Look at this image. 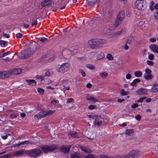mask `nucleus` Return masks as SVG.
I'll return each mask as SVG.
<instances>
[{
    "label": "nucleus",
    "mask_w": 158,
    "mask_h": 158,
    "mask_svg": "<svg viewBox=\"0 0 158 158\" xmlns=\"http://www.w3.org/2000/svg\"><path fill=\"white\" fill-rule=\"evenodd\" d=\"M26 152L29 156L33 158L36 157L40 156L42 153L40 150L36 148L27 150Z\"/></svg>",
    "instance_id": "nucleus-2"
},
{
    "label": "nucleus",
    "mask_w": 158,
    "mask_h": 158,
    "mask_svg": "<svg viewBox=\"0 0 158 158\" xmlns=\"http://www.w3.org/2000/svg\"><path fill=\"white\" fill-rule=\"evenodd\" d=\"M51 75V73L48 71H47L46 72L44 76L46 77H49Z\"/></svg>",
    "instance_id": "nucleus-43"
},
{
    "label": "nucleus",
    "mask_w": 158,
    "mask_h": 158,
    "mask_svg": "<svg viewBox=\"0 0 158 158\" xmlns=\"http://www.w3.org/2000/svg\"><path fill=\"white\" fill-rule=\"evenodd\" d=\"M36 20L37 18L36 17H34L33 18L31 22V25L32 26L35 25L37 24Z\"/></svg>",
    "instance_id": "nucleus-32"
},
{
    "label": "nucleus",
    "mask_w": 158,
    "mask_h": 158,
    "mask_svg": "<svg viewBox=\"0 0 158 158\" xmlns=\"http://www.w3.org/2000/svg\"><path fill=\"white\" fill-rule=\"evenodd\" d=\"M9 134H6L5 135H2L1 136L2 138L4 140L6 139L8 137V135H9Z\"/></svg>",
    "instance_id": "nucleus-54"
},
{
    "label": "nucleus",
    "mask_w": 158,
    "mask_h": 158,
    "mask_svg": "<svg viewBox=\"0 0 158 158\" xmlns=\"http://www.w3.org/2000/svg\"><path fill=\"white\" fill-rule=\"evenodd\" d=\"M101 118H97V119H95V120L94 122L95 125L96 126H100L102 123V121L100 120V119H102Z\"/></svg>",
    "instance_id": "nucleus-20"
},
{
    "label": "nucleus",
    "mask_w": 158,
    "mask_h": 158,
    "mask_svg": "<svg viewBox=\"0 0 158 158\" xmlns=\"http://www.w3.org/2000/svg\"><path fill=\"white\" fill-rule=\"evenodd\" d=\"M70 66V64L68 63H62L60 65L56 66L55 69L57 72L63 74L69 70Z\"/></svg>",
    "instance_id": "nucleus-1"
},
{
    "label": "nucleus",
    "mask_w": 158,
    "mask_h": 158,
    "mask_svg": "<svg viewBox=\"0 0 158 158\" xmlns=\"http://www.w3.org/2000/svg\"><path fill=\"white\" fill-rule=\"evenodd\" d=\"M73 101H74V100L72 98H68L67 99V103H69L72 102Z\"/></svg>",
    "instance_id": "nucleus-60"
},
{
    "label": "nucleus",
    "mask_w": 158,
    "mask_h": 158,
    "mask_svg": "<svg viewBox=\"0 0 158 158\" xmlns=\"http://www.w3.org/2000/svg\"><path fill=\"white\" fill-rule=\"evenodd\" d=\"M84 158H95V157L93 154H90L87 156H85Z\"/></svg>",
    "instance_id": "nucleus-41"
},
{
    "label": "nucleus",
    "mask_w": 158,
    "mask_h": 158,
    "mask_svg": "<svg viewBox=\"0 0 158 158\" xmlns=\"http://www.w3.org/2000/svg\"><path fill=\"white\" fill-rule=\"evenodd\" d=\"M70 147L69 146L64 145L61 148V152L64 153L68 152L69 150Z\"/></svg>",
    "instance_id": "nucleus-15"
},
{
    "label": "nucleus",
    "mask_w": 158,
    "mask_h": 158,
    "mask_svg": "<svg viewBox=\"0 0 158 158\" xmlns=\"http://www.w3.org/2000/svg\"><path fill=\"white\" fill-rule=\"evenodd\" d=\"M126 32V28H123L120 30L113 32V35L114 36H118L124 34Z\"/></svg>",
    "instance_id": "nucleus-8"
},
{
    "label": "nucleus",
    "mask_w": 158,
    "mask_h": 158,
    "mask_svg": "<svg viewBox=\"0 0 158 158\" xmlns=\"http://www.w3.org/2000/svg\"><path fill=\"white\" fill-rule=\"evenodd\" d=\"M106 42L105 40L102 39H94L89 42L91 48L95 49L98 45L102 44Z\"/></svg>",
    "instance_id": "nucleus-4"
},
{
    "label": "nucleus",
    "mask_w": 158,
    "mask_h": 158,
    "mask_svg": "<svg viewBox=\"0 0 158 158\" xmlns=\"http://www.w3.org/2000/svg\"><path fill=\"white\" fill-rule=\"evenodd\" d=\"M21 70L20 69H15L13 70V73L15 74H18L21 73Z\"/></svg>",
    "instance_id": "nucleus-30"
},
{
    "label": "nucleus",
    "mask_w": 158,
    "mask_h": 158,
    "mask_svg": "<svg viewBox=\"0 0 158 158\" xmlns=\"http://www.w3.org/2000/svg\"><path fill=\"white\" fill-rule=\"evenodd\" d=\"M149 48L153 52L158 53V45L152 44L150 45Z\"/></svg>",
    "instance_id": "nucleus-13"
},
{
    "label": "nucleus",
    "mask_w": 158,
    "mask_h": 158,
    "mask_svg": "<svg viewBox=\"0 0 158 158\" xmlns=\"http://www.w3.org/2000/svg\"><path fill=\"white\" fill-rule=\"evenodd\" d=\"M44 76H37L36 78L37 79H39L40 80L42 81L44 79Z\"/></svg>",
    "instance_id": "nucleus-44"
},
{
    "label": "nucleus",
    "mask_w": 158,
    "mask_h": 158,
    "mask_svg": "<svg viewBox=\"0 0 158 158\" xmlns=\"http://www.w3.org/2000/svg\"><path fill=\"white\" fill-rule=\"evenodd\" d=\"M37 90L38 92L41 94H43L44 92V89L40 88H38Z\"/></svg>",
    "instance_id": "nucleus-37"
},
{
    "label": "nucleus",
    "mask_w": 158,
    "mask_h": 158,
    "mask_svg": "<svg viewBox=\"0 0 158 158\" xmlns=\"http://www.w3.org/2000/svg\"><path fill=\"white\" fill-rule=\"evenodd\" d=\"M87 67L89 69L92 70H94L95 69V67H94V66L91 64H89L87 65Z\"/></svg>",
    "instance_id": "nucleus-40"
},
{
    "label": "nucleus",
    "mask_w": 158,
    "mask_h": 158,
    "mask_svg": "<svg viewBox=\"0 0 158 158\" xmlns=\"http://www.w3.org/2000/svg\"><path fill=\"white\" fill-rule=\"evenodd\" d=\"M122 20L123 19H122L118 18V17H117L114 24L115 26L117 27L121 23Z\"/></svg>",
    "instance_id": "nucleus-21"
},
{
    "label": "nucleus",
    "mask_w": 158,
    "mask_h": 158,
    "mask_svg": "<svg viewBox=\"0 0 158 158\" xmlns=\"http://www.w3.org/2000/svg\"><path fill=\"white\" fill-rule=\"evenodd\" d=\"M130 42H127L125 46H124V48L125 50H127L128 49L129 47L128 44H129Z\"/></svg>",
    "instance_id": "nucleus-57"
},
{
    "label": "nucleus",
    "mask_w": 158,
    "mask_h": 158,
    "mask_svg": "<svg viewBox=\"0 0 158 158\" xmlns=\"http://www.w3.org/2000/svg\"><path fill=\"white\" fill-rule=\"evenodd\" d=\"M80 148L82 151L88 153L92 152V151L90 150V149L89 148L85 146H80Z\"/></svg>",
    "instance_id": "nucleus-19"
},
{
    "label": "nucleus",
    "mask_w": 158,
    "mask_h": 158,
    "mask_svg": "<svg viewBox=\"0 0 158 158\" xmlns=\"http://www.w3.org/2000/svg\"><path fill=\"white\" fill-rule=\"evenodd\" d=\"M136 93L139 95H142L146 94L147 93V90L144 88H141L136 91Z\"/></svg>",
    "instance_id": "nucleus-16"
},
{
    "label": "nucleus",
    "mask_w": 158,
    "mask_h": 158,
    "mask_svg": "<svg viewBox=\"0 0 158 158\" xmlns=\"http://www.w3.org/2000/svg\"><path fill=\"white\" fill-rule=\"evenodd\" d=\"M26 142H25V141L23 142H21V143H19L18 144L15 145V146H14V147H18L19 146H20V145L23 144V143H25Z\"/></svg>",
    "instance_id": "nucleus-59"
},
{
    "label": "nucleus",
    "mask_w": 158,
    "mask_h": 158,
    "mask_svg": "<svg viewBox=\"0 0 158 158\" xmlns=\"http://www.w3.org/2000/svg\"><path fill=\"white\" fill-rule=\"evenodd\" d=\"M69 80L67 79L63 80L60 81L58 85L60 88L64 91L68 90L70 89V87L68 85Z\"/></svg>",
    "instance_id": "nucleus-3"
},
{
    "label": "nucleus",
    "mask_w": 158,
    "mask_h": 158,
    "mask_svg": "<svg viewBox=\"0 0 158 158\" xmlns=\"http://www.w3.org/2000/svg\"><path fill=\"white\" fill-rule=\"evenodd\" d=\"M147 64L150 66H152L153 65V62L151 60H148L147 61Z\"/></svg>",
    "instance_id": "nucleus-45"
},
{
    "label": "nucleus",
    "mask_w": 158,
    "mask_h": 158,
    "mask_svg": "<svg viewBox=\"0 0 158 158\" xmlns=\"http://www.w3.org/2000/svg\"><path fill=\"white\" fill-rule=\"evenodd\" d=\"M124 15V12L123 11H120L119 14L118 15L117 17L118 18H119L120 19H122L123 20Z\"/></svg>",
    "instance_id": "nucleus-29"
},
{
    "label": "nucleus",
    "mask_w": 158,
    "mask_h": 158,
    "mask_svg": "<svg viewBox=\"0 0 158 158\" xmlns=\"http://www.w3.org/2000/svg\"><path fill=\"white\" fill-rule=\"evenodd\" d=\"M134 132V131L133 129H127L125 131V133L127 135H129L133 134Z\"/></svg>",
    "instance_id": "nucleus-33"
},
{
    "label": "nucleus",
    "mask_w": 158,
    "mask_h": 158,
    "mask_svg": "<svg viewBox=\"0 0 158 158\" xmlns=\"http://www.w3.org/2000/svg\"><path fill=\"white\" fill-rule=\"evenodd\" d=\"M45 117V111H42L39 112L35 114L34 116L35 118H43Z\"/></svg>",
    "instance_id": "nucleus-11"
},
{
    "label": "nucleus",
    "mask_w": 158,
    "mask_h": 158,
    "mask_svg": "<svg viewBox=\"0 0 158 158\" xmlns=\"http://www.w3.org/2000/svg\"><path fill=\"white\" fill-rule=\"evenodd\" d=\"M131 77V75L130 74H127L126 75V77L127 79H130Z\"/></svg>",
    "instance_id": "nucleus-61"
},
{
    "label": "nucleus",
    "mask_w": 158,
    "mask_h": 158,
    "mask_svg": "<svg viewBox=\"0 0 158 158\" xmlns=\"http://www.w3.org/2000/svg\"><path fill=\"white\" fill-rule=\"evenodd\" d=\"M144 77L146 80H150L152 78V75L151 74V71L148 68L145 69Z\"/></svg>",
    "instance_id": "nucleus-7"
},
{
    "label": "nucleus",
    "mask_w": 158,
    "mask_h": 158,
    "mask_svg": "<svg viewBox=\"0 0 158 158\" xmlns=\"http://www.w3.org/2000/svg\"><path fill=\"white\" fill-rule=\"evenodd\" d=\"M56 57L55 55H52V56L48 60V61L50 62L52 61L55 59Z\"/></svg>",
    "instance_id": "nucleus-47"
},
{
    "label": "nucleus",
    "mask_w": 158,
    "mask_h": 158,
    "mask_svg": "<svg viewBox=\"0 0 158 158\" xmlns=\"http://www.w3.org/2000/svg\"><path fill=\"white\" fill-rule=\"evenodd\" d=\"M52 3V1L51 0H45L41 3V6L42 7L46 6L51 4Z\"/></svg>",
    "instance_id": "nucleus-18"
},
{
    "label": "nucleus",
    "mask_w": 158,
    "mask_h": 158,
    "mask_svg": "<svg viewBox=\"0 0 158 158\" xmlns=\"http://www.w3.org/2000/svg\"><path fill=\"white\" fill-rule=\"evenodd\" d=\"M151 91L153 92H156L158 91V84H155L152 85Z\"/></svg>",
    "instance_id": "nucleus-22"
},
{
    "label": "nucleus",
    "mask_w": 158,
    "mask_h": 158,
    "mask_svg": "<svg viewBox=\"0 0 158 158\" xmlns=\"http://www.w3.org/2000/svg\"><path fill=\"white\" fill-rule=\"evenodd\" d=\"M10 75V73L9 71L0 72V78L2 79L8 77Z\"/></svg>",
    "instance_id": "nucleus-10"
},
{
    "label": "nucleus",
    "mask_w": 158,
    "mask_h": 158,
    "mask_svg": "<svg viewBox=\"0 0 158 158\" xmlns=\"http://www.w3.org/2000/svg\"><path fill=\"white\" fill-rule=\"evenodd\" d=\"M142 75V73L140 71H138L135 72L134 73L135 76L138 77H141Z\"/></svg>",
    "instance_id": "nucleus-25"
},
{
    "label": "nucleus",
    "mask_w": 158,
    "mask_h": 158,
    "mask_svg": "<svg viewBox=\"0 0 158 158\" xmlns=\"http://www.w3.org/2000/svg\"><path fill=\"white\" fill-rule=\"evenodd\" d=\"M156 39L155 37H152L149 39V41L151 43H154L156 42Z\"/></svg>",
    "instance_id": "nucleus-42"
},
{
    "label": "nucleus",
    "mask_w": 158,
    "mask_h": 158,
    "mask_svg": "<svg viewBox=\"0 0 158 158\" xmlns=\"http://www.w3.org/2000/svg\"><path fill=\"white\" fill-rule=\"evenodd\" d=\"M27 152V150H19L14 152L13 153L12 155L14 156H22L24 153L27 154V152Z\"/></svg>",
    "instance_id": "nucleus-9"
},
{
    "label": "nucleus",
    "mask_w": 158,
    "mask_h": 158,
    "mask_svg": "<svg viewBox=\"0 0 158 158\" xmlns=\"http://www.w3.org/2000/svg\"><path fill=\"white\" fill-rule=\"evenodd\" d=\"M88 117L94 119H97V118H101V117L100 116H98L96 115H88Z\"/></svg>",
    "instance_id": "nucleus-35"
},
{
    "label": "nucleus",
    "mask_w": 158,
    "mask_h": 158,
    "mask_svg": "<svg viewBox=\"0 0 158 158\" xmlns=\"http://www.w3.org/2000/svg\"><path fill=\"white\" fill-rule=\"evenodd\" d=\"M146 98V97H142V98H139V99H138L137 101L139 102H142L143 101V100Z\"/></svg>",
    "instance_id": "nucleus-56"
},
{
    "label": "nucleus",
    "mask_w": 158,
    "mask_h": 158,
    "mask_svg": "<svg viewBox=\"0 0 158 158\" xmlns=\"http://www.w3.org/2000/svg\"><path fill=\"white\" fill-rule=\"evenodd\" d=\"M10 54V52L9 51L5 53H4L0 57H3L5 56H6Z\"/></svg>",
    "instance_id": "nucleus-48"
},
{
    "label": "nucleus",
    "mask_w": 158,
    "mask_h": 158,
    "mask_svg": "<svg viewBox=\"0 0 158 158\" xmlns=\"http://www.w3.org/2000/svg\"><path fill=\"white\" fill-rule=\"evenodd\" d=\"M86 98L90 103L93 104L98 102V100L97 99H95L89 95L87 96Z\"/></svg>",
    "instance_id": "nucleus-12"
},
{
    "label": "nucleus",
    "mask_w": 158,
    "mask_h": 158,
    "mask_svg": "<svg viewBox=\"0 0 158 158\" xmlns=\"http://www.w3.org/2000/svg\"><path fill=\"white\" fill-rule=\"evenodd\" d=\"M92 86V85L90 83H88L86 85V87L88 88H91Z\"/></svg>",
    "instance_id": "nucleus-63"
},
{
    "label": "nucleus",
    "mask_w": 158,
    "mask_h": 158,
    "mask_svg": "<svg viewBox=\"0 0 158 158\" xmlns=\"http://www.w3.org/2000/svg\"><path fill=\"white\" fill-rule=\"evenodd\" d=\"M45 83L46 84H48L51 83V81L49 79H46L44 80Z\"/></svg>",
    "instance_id": "nucleus-55"
},
{
    "label": "nucleus",
    "mask_w": 158,
    "mask_h": 158,
    "mask_svg": "<svg viewBox=\"0 0 158 158\" xmlns=\"http://www.w3.org/2000/svg\"><path fill=\"white\" fill-rule=\"evenodd\" d=\"M136 7L139 10H143L146 7V2L144 0H137L135 2Z\"/></svg>",
    "instance_id": "nucleus-5"
},
{
    "label": "nucleus",
    "mask_w": 158,
    "mask_h": 158,
    "mask_svg": "<svg viewBox=\"0 0 158 158\" xmlns=\"http://www.w3.org/2000/svg\"><path fill=\"white\" fill-rule=\"evenodd\" d=\"M12 58H10L8 57L5 58L4 60L5 61H9Z\"/></svg>",
    "instance_id": "nucleus-64"
},
{
    "label": "nucleus",
    "mask_w": 158,
    "mask_h": 158,
    "mask_svg": "<svg viewBox=\"0 0 158 158\" xmlns=\"http://www.w3.org/2000/svg\"><path fill=\"white\" fill-rule=\"evenodd\" d=\"M26 81L29 85L34 86L36 85V81L33 79L26 80Z\"/></svg>",
    "instance_id": "nucleus-17"
},
{
    "label": "nucleus",
    "mask_w": 158,
    "mask_h": 158,
    "mask_svg": "<svg viewBox=\"0 0 158 158\" xmlns=\"http://www.w3.org/2000/svg\"><path fill=\"white\" fill-rule=\"evenodd\" d=\"M138 106V105L137 104L135 103L131 105V107L133 108H135Z\"/></svg>",
    "instance_id": "nucleus-62"
},
{
    "label": "nucleus",
    "mask_w": 158,
    "mask_h": 158,
    "mask_svg": "<svg viewBox=\"0 0 158 158\" xmlns=\"http://www.w3.org/2000/svg\"><path fill=\"white\" fill-rule=\"evenodd\" d=\"M16 36L18 38H20L22 37L23 35L22 34L20 33H18L16 34Z\"/></svg>",
    "instance_id": "nucleus-53"
},
{
    "label": "nucleus",
    "mask_w": 158,
    "mask_h": 158,
    "mask_svg": "<svg viewBox=\"0 0 158 158\" xmlns=\"http://www.w3.org/2000/svg\"><path fill=\"white\" fill-rule=\"evenodd\" d=\"M140 80L139 79H135L131 83V85L133 86H135L136 85V83L140 82Z\"/></svg>",
    "instance_id": "nucleus-26"
},
{
    "label": "nucleus",
    "mask_w": 158,
    "mask_h": 158,
    "mask_svg": "<svg viewBox=\"0 0 158 158\" xmlns=\"http://www.w3.org/2000/svg\"><path fill=\"white\" fill-rule=\"evenodd\" d=\"M136 119L138 121H139L141 119V116L139 114H138L135 116Z\"/></svg>",
    "instance_id": "nucleus-52"
},
{
    "label": "nucleus",
    "mask_w": 158,
    "mask_h": 158,
    "mask_svg": "<svg viewBox=\"0 0 158 158\" xmlns=\"http://www.w3.org/2000/svg\"><path fill=\"white\" fill-rule=\"evenodd\" d=\"M55 110H49L47 111H45V116H49L52 115L55 112Z\"/></svg>",
    "instance_id": "nucleus-24"
},
{
    "label": "nucleus",
    "mask_w": 158,
    "mask_h": 158,
    "mask_svg": "<svg viewBox=\"0 0 158 158\" xmlns=\"http://www.w3.org/2000/svg\"><path fill=\"white\" fill-rule=\"evenodd\" d=\"M106 58L109 60L112 61L114 59L112 55L110 53H108L106 56Z\"/></svg>",
    "instance_id": "nucleus-28"
},
{
    "label": "nucleus",
    "mask_w": 158,
    "mask_h": 158,
    "mask_svg": "<svg viewBox=\"0 0 158 158\" xmlns=\"http://www.w3.org/2000/svg\"><path fill=\"white\" fill-rule=\"evenodd\" d=\"M97 2V0H93V1L90 2L89 3V4L90 6H93L94 3Z\"/></svg>",
    "instance_id": "nucleus-50"
},
{
    "label": "nucleus",
    "mask_w": 158,
    "mask_h": 158,
    "mask_svg": "<svg viewBox=\"0 0 158 158\" xmlns=\"http://www.w3.org/2000/svg\"><path fill=\"white\" fill-rule=\"evenodd\" d=\"M100 158H111L109 156L105 155V154H102L100 156Z\"/></svg>",
    "instance_id": "nucleus-49"
},
{
    "label": "nucleus",
    "mask_w": 158,
    "mask_h": 158,
    "mask_svg": "<svg viewBox=\"0 0 158 158\" xmlns=\"http://www.w3.org/2000/svg\"><path fill=\"white\" fill-rule=\"evenodd\" d=\"M139 155V152L138 151L133 150L130 152L129 157L131 158L136 157Z\"/></svg>",
    "instance_id": "nucleus-14"
},
{
    "label": "nucleus",
    "mask_w": 158,
    "mask_h": 158,
    "mask_svg": "<svg viewBox=\"0 0 158 158\" xmlns=\"http://www.w3.org/2000/svg\"><path fill=\"white\" fill-rule=\"evenodd\" d=\"M99 74L101 77L103 78H106L108 75L107 73L105 72L101 73Z\"/></svg>",
    "instance_id": "nucleus-31"
},
{
    "label": "nucleus",
    "mask_w": 158,
    "mask_h": 158,
    "mask_svg": "<svg viewBox=\"0 0 158 158\" xmlns=\"http://www.w3.org/2000/svg\"><path fill=\"white\" fill-rule=\"evenodd\" d=\"M154 3L153 1H152L150 2V8L151 10L153 11L154 9L153 5Z\"/></svg>",
    "instance_id": "nucleus-39"
},
{
    "label": "nucleus",
    "mask_w": 158,
    "mask_h": 158,
    "mask_svg": "<svg viewBox=\"0 0 158 158\" xmlns=\"http://www.w3.org/2000/svg\"><path fill=\"white\" fill-rule=\"evenodd\" d=\"M88 108L89 110L95 109L97 108V107L96 106L91 105L89 106Z\"/></svg>",
    "instance_id": "nucleus-38"
},
{
    "label": "nucleus",
    "mask_w": 158,
    "mask_h": 158,
    "mask_svg": "<svg viewBox=\"0 0 158 158\" xmlns=\"http://www.w3.org/2000/svg\"><path fill=\"white\" fill-rule=\"evenodd\" d=\"M80 71L82 77H85L86 76V74L85 73L83 70H81Z\"/></svg>",
    "instance_id": "nucleus-58"
},
{
    "label": "nucleus",
    "mask_w": 158,
    "mask_h": 158,
    "mask_svg": "<svg viewBox=\"0 0 158 158\" xmlns=\"http://www.w3.org/2000/svg\"><path fill=\"white\" fill-rule=\"evenodd\" d=\"M43 152L45 153L52 151L57 148V146L55 145H51L50 146L44 145L40 147Z\"/></svg>",
    "instance_id": "nucleus-6"
},
{
    "label": "nucleus",
    "mask_w": 158,
    "mask_h": 158,
    "mask_svg": "<svg viewBox=\"0 0 158 158\" xmlns=\"http://www.w3.org/2000/svg\"><path fill=\"white\" fill-rule=\"evenodd\" d=\"M148 58L150 60H153L154 59V55L153 54L148 55Z\"/></svg>",
    "instance_id": "nucleus-46"
},
{
    "label": "nucleus",
    "mask_w": 158,
    "mask_h": 158,
    "mask_svg": "<svg viewBox=\"0 0 158 158\" xmlns=\"http://www.w3.org/2000/svg\"><path fill=\"white\" fill-rule=\"evenodd\" d=\"M120 93L122 95L124 96L128 95L129 94V92H126L123 89H122L121 90Z\"/></svg>",
    "instance_id": "nucleus-34"
},
{
    "label": "nucleus",
    "mask_w": 158,
    "mask_h": 158,
    "mask_svg": "<svg viewBox=\"0 0 158 158\" xmlns=\"http://www.w3.org/2000/svg\"><path fill=\"white\" fill-rule=\"evenodd\" d=\"M69 134L71 136L74 137H76L77 136V134L76 132L74 131H72L69 132Z\"/></svg>",
    "instance_id": "nucleus-36"
},
{
    "label": "nucleus",
    "mask_w": 158,
    "mask_h": 158,
    "mask_svg": "<svg viewBox=\"0 0 158 158\" xmlns=\"http://www.w3.org/2000/svg\"><path fill=\"white\" fill-rule=\"evenodd\" d=\"M97 2V0H93V1L90 2L89 3V4L90 6H93L94 3Z\"/></svg>",
    "instance_id": "nucleus-51"
},
{
    "label": "nucleus",
    "mask_w": 158,
    "mask_h": 158,
    "mask_svg": "<svg viewBox=\"0 0 158 158\" xmlns=\"http://www.w3.org/2000/svg\"><path fill=\"white\" fill-rule=\"evenodd\" d=\"M71 158H79L81 156V155L80 154L74 152L73 154H71Z\"/></svg>",
    "instance_id": "nucleus-23"
},
{
    "label": "nucleus",
    "mask_w": 158,
    "mask_h": 158,
    "mask_svg": "<svg viewBox=\"0 0 158 158\" xmlns=\"http://www.w3.org/2000/svg\"><path fill=\"white\" fill-rule=\"evenodd\" d=\"M0 45L2 47H5L7 45V42L4 40H0Z\"/></svg>",
    "instance_id": "nucleus-27"
}]
</instances>
